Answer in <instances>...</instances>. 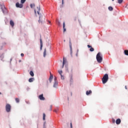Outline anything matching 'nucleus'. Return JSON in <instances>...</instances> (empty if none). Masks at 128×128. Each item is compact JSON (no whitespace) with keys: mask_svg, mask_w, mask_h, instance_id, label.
<instances>
[{"mask_svg":"<svg viewBox=\"0 0 128 128\" xmlns=\"http://www.w3.org/2000/svg\"><path fill=\"white\" fill-rule=\"evenodd\" d=\"M0 94H2V92H0Z\"/></svg>","mask_w":128,"mask_h":128,"instance_id":"54","label":"nucleus"},{"mask_svg":"<svg viewBox=\"0 0 128 128\" xmlns=\"http://www.w3.org/2000/svg\"><path fill=\"white\" fill-rule=\"evenodd\" d=\"M6 42H3L2 44H0V50H2V46H6Z\"/></svg>","mask_w":128,"mask_h":128,"instance_id":"14","label":"nucleus"},{"mask_svg":"<svg viewBox=\"0 0 128 128\" xmlns=\"http://www.w3.org/2000/svg\"><path fill=\"white\" fill-rule=\"evenodd\" d=\"M44 16L42 14L39 15V20H38V24H44Z\"/></svg>","mask_w":128,"mask_h":128,"instance_id":"3","label":"nucleus"},{"mask_svg":"<svg viewBox=\"0 0 128 128\" xmlns=\"http://www.w3.org/2000/svg\"><path fill=\"white\" fill-rule=\"evenodd\" d=\"M90 52H94V48H92V47H91L90 49Z\"/></svg>","mask_w":128,"mask_h":128,"instance_id":"31","label":"nucleus"},{"mask_svg":"<svg viewBox=\"0 0 128 128\" xmlns=\"http://www.w3.org/2000/svg\"><path fill=\"white\" fill-rule=\"evenodd\" d=\"M37 9L38 10L37 11V14H38V16L41 15L42 14L40 13V6H37Z\"/></svg>","mask_w":128,"mask_h":128,"instance_id":"12","label":"nucleus"},{"mask_svg":"<svg viewBox=\"0 0 128 128\" xmlns=\"http://www.w3.org/2000/svg\"><path fill=\"white\" fill-rule=\"evenodd\" d=\"M74 84V80L72 79V78L71 77L70 79V84L72 85Z\"/></svg>","mask_w":128,"mask_h":128,"instance_id":"23","label":"nucleus"},{"mask_svg":"<svg viewBox=\"0 0 128 128\" xmlns=\"http://www.w3.org/2000/svg\"><path fill=\"white\" fill-rule=\"evenodd\" d=\"M26 90H28V91L30 90V88H27Z\"/></svg>","mask_w":128,"mask_h":128,"instance_id":"46","label":"nucleus"},{"mask_svg":"<svg viewBox=\"0 0 128 128\" xmlns=\"http://www.w3.org/2000/svg\"><path fill=\"white\" fill-rule=\"evenodd\" d=\"M30 74L31 76H34V72L32 70H30Z\"/></svg>","mask_w":128,"mask_h":128,"instance_id":"21","label":"nucleus"},{"mask_svg":"<svg viewBox=\"0 0 128 128\" xmlns=\"http://www.w3.org/2000/svg\"><path fill=\"white\" fill-rule=\"evenodd\" d=\"M112 122L113 124H115L116 123V120H114V118L112 119Z\"/></svg>","mask_w":128,"mask_h":128,"instance_id":"37","label":"nucleus"},{"mask_svg":"<svg viewBox=\"0 0 128 128\" xmlns=\"http://www.w3.org/2000/svg\"><path fill=\"white\" fill-rule=\"evenodd\" d=\"M87 46H88V48H92V46L90 45V44H88Z\"/></svg>","mask_w":128,"mask_h":128,"instance_id":"39","label":"nucleus"},{"mask_svg":"<svg viewBox=\"0 0 128 128\" xmlns=\"http://www.w3.org/2000/svg\"><path fill=\"white\" fill-rule=\"evenodd\" d=\"M43 120H46V114H43Z\"/></svg>","mask_w":128,"mask_h":128,"instance_id":"30","label":"nucleus"},{"mask_svg":"<svg viewBox=\"0 0 128 128\" xmlns=\"http://www.w3.org/2000/svg\"><path fill=\"white\" fill-rule=\"evenodd\" d=\"M10 25L12 28H14V22L12 20H10Z\"/></svg>","mask_w":128,"mask_h":128,"instance_id":"13","label":"nucleus"},{"mask_svg":"<svg viewBox=\"0 0 128 128\" xmlns=\"http://www.w3.org/2000/svg\"><path fill=\"white\" fill-rule=\"evenodd\" d=\"M60 76H61V80H64V76H62V74H61Z\"/></svg>","mask_w":128,"mask_h":128,"instance_id":"36","label":"nucleus"},{"mask_svg":"<svg viewBox=\"0 0 128 128\" xmlns=\"http://www.w3.org/2000/svg\"><path fill=\"white\" fill-rule=\"evenodd\" d=\"M46 48H45L44 50V55H43L44 58H46Z\"/></svg>","mask_w":128,"mask_h":128,"instance_id":"17","label":"nucleus"},{"mask_svg":"<svg viewBox=\"0 0 128 128\" xmlns=\"http://www.w3.org/2000/svg\"><path fill=\"white\" fill-rule=\"evenodd\" d=\"M58 79L56 76L54 78V83L53 85V88H58Z\"/></svg>","mask_w":128,"mask_h":128,"instance_id":"4","label":"nucleus"},{"mask_svg":"<svg viewBox=\"0 0 128 128\" xmlns=\"http://www.w3.org/2000/svg\"><path fill=\"white\" fill-rule=\"evenodd\" d=\"M20 56H24V54H23V53H22L21 54H20Z\"/></svg>","mask_w":128,"mask_h":128,"instance_id":"41","label":"nucleus"},{"mask_svg":"<svg viewBox=\"0 0 128 128\" xmlns=\"http://www.w3.org/2000/svg\"><path fill=\"white\" fill-rule=\"evenodd\" d=\"M64 0H62V4L60 5V8H64Z\"/></svg>","mask_w":128,"mask_h":128,"instance_id":"24","label":"nucleus"},{"mask_svg":"<svg viewBox=\"0 0 128 128\" xmlns=\"http://www.w3.org/2000/svg\"><path fill=\"white\" fill-rule=\"evenodd\" d=\"M128 4H127L126 6V8H128Z\"/></svg>","mask_w":128,"mask_h":128,"instance_id":"49","label":"nucleus"},{"mask_svg":"<svg viewBox=\"0 0 128 128\" xmlns=\"http://www.w3.org/2000/svg\"><path fill=\"white\" fill-rule=\"evenodd\" d=\"M4 58V54H2V55L0 56V60H2V62H4V60H2V58Z\"/></svg>","mask_w":128,"mask_h":128,"instance_id":"28","label":"nucleus"},{"mask_svg":"<svg viewBox=\"0 0 128 128\" xmlns=\"http://www.w3.org/2000/svg\"><path fill=\"white\" fill-rule=\"evenodd\" d=\"M16 102H20V99H18V98H16Z\"/></svg>","mask_w":128,"mask_h":128,"instance_id":"33","label":"nucleus"},{"mask_svg":"<svg viewBox=\"0 0 128 128\" xmlns=\"http://www.w3.org/2000/svg\"><path fill=\"white\" fill-rule=\"evenodd\" d=\"M124 0H118V2L119 4H122Z\"/></svg>","mask_w":128,"mask_h":128,"instance_id":"27","label":"nucleus"},{"mask_svg":"<svg viewBox=\"0 0 128 128\" xmlns=\"http://www.w3.org/2000/svg\"><path fill=\"white\" fill-rule=\"evenodd\" d=\"M26 0H20V2H21V4H24L25 2H26Z\"/></svg>","mask_w":128,"mask_h":128,"instance_id":"29","label":"nucleus"},{"mask_svg":"<svg viewBox=\"0 0 128 128\" xmlns=\"http://www.w3.org/2000/svg\"><path fill=\"white\" fill-rule=\"evenodd\" d=\"M42 50V39L40 40V50Z\"/></svg>","mask_w":128,"mask_h":128,"instance_id":"15","label":"nucleus"},{"mask_svg":"<svg viewBox=\"0 0 128 128\" xmlns=\"http://www.w3.org/2000/svg\"><path fill=\"white\" fill-rule=\"evenodd\" d=\"M66 70L68 71V68H67V69H66Z\"/></svg>","mask_w":128,"mask_h":128,"instance_id":"55","label":"nucleus"},{"mask_svg":"<svg viewBox=\"0 0 128 128\" xmlns=\"http://www.w3.org/2000/svg\"><path fill=\"white\" fill-rule=\"evenodd\" d=\"M78 53V50H77V54Z\"/></svg>","mask_w":128,"mask_h":128,"instance_id":"53","label":"nucleus"},{"mask_svg":"<svg viewBox=\"0 0 128 128\" xmlns=\"http://www.w3.org/2000/svg\"><path fill=\"white\" fill-rule=\"evenodd\" d=\"M76 56H78V53H76Z\"/></svg>","mask_w":128,"mask_h":128,"instance_id":"50","label":"nucleus"},{"mask_svg":"<svg viewBox=\"0 0 128 128\" xmlns=\"http://www.w3.org/2000/svg\"><path fill=\"white\" fill-rule=\"evenodd\" d=\"M38 96H44V94H42L39 95Z\"/></svg>","mask_w":128,"mask_h":128,"instance_id":"42","label":"nucleus"},{"mask_svg":"<svg viewBox=\"0 0 128 128\" xmlns=\"http://www.w3.org/2000/svg\"><path fill=\"white\" fill-rule=\"evenodd\" d=\"M34 80V78H31L28 79L29 82H32Z\"/></svg>","mask_w":128,"mask_h":128,"instance_id":"18","label":"nucleus"},{"mask_svg":"<svg viewBox=\"0 0 128 128\" xmlns=\"http://www.w3.org/2000/svg\"><path fill=\"white\" fill-rule=\"evenodd\" d=\"M6 110L7 112H10V110H12V106L10 104H7L6 106Z\"/></svg>","mask_w":128,"mask_h":128,"instance_id":"5","label":"nucleus"},{"mask_svg":"<svg viewBox=\"0 0 128 128\" xmlns=\"http://www.w3.org/2000/svg\"><path fill=\"white\" fill-rule=\"evenodd\" d=\"M19 62H22V60H19Z\"/></svg>","mask_w":128,"mask_h":128,"instance_id":"51","label":"nucleus"},{"mask_svg":"<svg viewBox=\"0 0 128 128\" xmlns=\"http://www.w3.org/2000/svg\"><path fill=\"white\" fill-rule=\"evenodd\" d=\"M69 46L70 48V54L72 58V42L70 41V38L69 40Z\"/></svg>","mask_w":128,"mask_h":128,"instance_id":"6","label":"nucleus"},{"mask_svg":"<svg viewBox=\"0 0 128 128\" xmlns=\"http://www.w3.org/2000/svg\"><path fill=\"white\" fill-rule=\"evenodd\" d=\"M64 64H66V60H64V58L62 65V68H64Z\"/></svg>","mask_w":128,"mask_h":128,"instance_id":"20","label":"nucleus"},{"mask_svg":"<svg viewBox=\"0 0 128 128\" xmlns=\"http://www.w3.org/2000/svg\"><path fill=\"white\" fill-rule=\"evenodd\" d=\"M52 110V105H50L49 110L51 111Z\"/></svg>","mask_w":128,"mask_h":128,"instance_id":"35","label":"nucleus"},{"mask_svg":"<svg viewBox=\"0 0 128 128\" xmlns=\"http://www.w3.org/2000/svg\"><path fill=\"white\" fill-rule=\"evenodd\" d=\"M48 22H49L50 24V21L48 20Z\"/></svg>","mask_w":128,"mask_h":128,"instance_id":"52","label":"nucleus"},{"mask_svg":"<svg viewBox=\"0 0 128 128\" xmlns=\"http://www.w3.org/2000/svg\"><path fill=\"white\" fill-rule=\"evenodd\" d=\"M38 98L40 100H44V96H39Z\"/></svg>","mask_w":128,"mask_h":128,"instance_id":"26","label":"nucleus"},{"mask_svg":"<svg viewBox=\"0 0 128 128\" xmlns=\"http://www.w3.org/2000/svg\"><path fill=\"white\" fill-rule=\"evenodd\" d=\"M16 8H22V6H24L22 4H20L18 2L16 3Z\"/></svg>","mask_w":128,"mask_h":128,"instance_id":"9","label":"nucleus"},{"mask_svg":"<svg viewBox=\"0 0 128 128\" xmlns=\"http://www.w3.org/2000/svg\"><path fill=\"white\" fill-rule=\"evenodd\" d=\"M114 0H112V2H114Z\"/></svg>","mask_w":128,"mask_h":128,"instance_id":"57","label":"nucleus"},{"mask_svg":"<svg viewBox=\"0 0 128 128\" xmlns=\"http://www.w3.org/2000/svg\"><path fill=\"white\" fill-rule=\"evenodd\" d=\"M34 14H36V10H34Z\"/></svg>","mask_w":128,"mask_h":128,"instance_id":"45","label":"nucleus"},{"mask_svg":"<svg viewBox=\"0 0 128 128\" xmlns=\"http://www.w3.org/2000/svg\"><path fill=\"white\" fill-rule=\"evenodd\" d=\"M96 60L99 64H100L102 62V54L100 53V52H99L97 54L96 56Z\"/></svg>","mask_w":128,"mask_h":128,"instance_id":"1","label":"nucleus"},{"mask_svg":"<svg viewBox=\"0 0 128 128\" xmlns=\"http://www.w3.org/2000/svg\"><path fill=\"white\" fill-rule=\"evenodd\" d=\"M108 80V74H106L102 78V82L104 84H106Z\"/></svg>","mask_w":128,"mask_h":128,"instance_id":"2","label":"nucleus"},{"mask_svg":"<svg viewBox=\"0 0 128 128\" xmlns=\"http://www.w3.org/2000/svg\"><path fill=\"white\" fill-rule=\"evenodd\" d=\"M46 122H44V123L43 128H46Z\"/></svg>","mask_w":128,"mask_h":128,"instance_id":"38","label":"nucleus"},{"mask_svg":"<svg viewBox=\"0 0 128 128\" xmlns=\"http://www.w3.org/2000/svg\"><path fill=\"white\" fill-rule=\"evenodd\" d=\"M58 72L60 76H61V74H62V70H58Z\"/></svg>","mask_w":128,"mask_h":128,"instance_id":"32","label":"nucleus"},{"mask_svg":"<svg viewBox=\"0 0 128 128\" xmlns=\"http://www.w3.org/2000/svg\"><path fill=\"white\" fill-rule=\"evenodd\" d=\"M124 54H125V56H128V50H124Z\"/></svg>","mask_w":128,"mask_h":128,"instance_id":"25","label":"nucleus"},{"mask_svg":"<svg viewBox=\"0 0 128 128\" xmlns=\"http://www.w3.org/2000/svg\"><path fill=\"white\" fill-rule=\"evenodd\" d=\"M12 58L10 59V64H12Z\"/></svg>","mask_w":128,"mask_h":128,"instance_id":"43","label":"nucleus"},{"mask_svg":"<svg viewBox=\"0 0 128 128\" xmlns=\"http://www.w3.org/2000/svg\"><path fill=\"white\" fill-rule=\"evenodd\" d=\"M46 42V46L49 48L50 49L52 48V41L49 39H47Z\"/></svg>","mask_w":128,"mask_h":128,"instance_id":"7","label":"nucleus"},{"mask_svg":"<svg viewBox=\"0 0 128 128\" xmlns=\"http://www.w3.org/2000/svg\"><path fill=\"white\" fill-rule=\"evenodd\" d=\"M30 6L31 8H34V4H30Z\"/></svg>","mask_w":128,"mask_h":128,"instance_id":"34","label":"nucleus"},{"mask_svg":"<svg viewBox=\"0 0 128 128\" xmlns=\"http://www.w3.org/2000/svg\"><path fill=\"white\" fill-rule=\"evenodd\" d=\"M122 122V120L120 118H118L116 120V124H120Z\"/></svg>","mask_w":128,"mask_h":128,"instance_id":"16","label":"nucleus"},{"mask_svg":"<svg viewBox=\"0 0 128 128\" xmlns=\"http://www.w3.org/2000/svg\"><path fill=\"white\" fill-rule=\"evenodd\" d=\"M64 42H66V40H64Z\"/></svg>","mask_w":128,"mask_h":128,"instance_id":"56","label":"nucleus"},{"mask_svg":"<svg viewBox=\"0 0 128 128\" xmlns=\"http://www.w3.org/2000/svg\"><path fill=\"white\" fill-rule=\"evenodd\" d=\"M125 88L126 90H128V87H126V86H125Z\"/></svg>","mask_w":128,"mask_h":128,"instance_id":"48","label":"nucleus"},{"mask_svg":"<svg viewBox=\"0 0 128 128\" xmlns=\"http://www.w3.org/2000/svg\"><path fill=\"white\" fill-rule=\"evenodd\" d=\"M63 32H66V22H63Z\"/></svg>","mask_w":128,"mask_h":128,"instance_id":"11","label":"nucleus"},{"mask_svg":"<svg viewBox=\"0 0 128 128\" xmlns=\"http://www.w3.org/2000/svg\"><path fill=\"white\" fill-rule=\"evenodd\" d=\"M70 128H72V122L70 123Z\"/></svg>","mask_w":128,"mask_h":128,"instance_id":"44","label":"nucleus"},{"mask_svg":"<svg viewBox=\"0 0 128 128\" xmlns=\"http://www.w3.org/2000/svg\"><path fill=\"white\" fill-rule=\"evenodd\" d=\"M57 22H58V26H60V22L57 20Z\"/></svg>","mask_w":128,"mask_h":128,"instance_id":"40","label":"nucleus"},{"mask_svg":"<svg viewBox=\"0 0 128 128\" xmlns=\"http://www.w3.org/2000/svg\"><path fill=\"white\" fill-rule=\"evenodd\" d=\"M54 112H58V110H54Z\"/></svg>","mask_w":128,"mask_h":128,"instance_id":"47","label":"nucleus"},{"mask_svg":"<svg viewBox=\"0 0 128 128\" xmlns=\"http://www.w3.org/2000/svg\"><path fill=\"white\" fill-rule=\"evenodd\" d=\"M108 10L110 12H112V10H114V8H112V6H110L108 8Z\"/></svg>","mask_w":128,"mask_h":128,"instance_id":"22","label":"nucleus"},{"mask_svg":"<svg viewBox=\"0 0 128 128\" xmlns=\"http://www.w3.org/2000/svg\"><path fill=\"white\" fill-rule=\"evenodd\" d=\"M50 76L49 78V81H50V82H52V79L54 78V76L52 74V73H50Z\"/></svg>","mask_w":128,"mask_h":128,"instance_id":"10","label":"nucleus"},{"mask_svg":"<svg viewBox=\"0 0 128 128\" xmlns=\"http://www.w3.org/2000/svg\"><path fill=\"white\" fill-rule=\"evenodd\" d=\"M92 90H90L89 91H86V96H90V94H92Z\"/></svg>","mask_w":128,"mask_h":128,"instance_id":"19","label":"nucleus"},{"mask_svg":"<svg viewBox=\"0 0 128 128\" xmlns=\"http://www.w3.org/2000/svg\"><path fill=\"white\" fill-rule=\"evenodd\" d=\"M0 8L2 10L3 14H6L8 12V10L4 6H1Z\"/></svg>","mask_w":128,"mask_h":128,"instance_id":"8","label":"nucleus"}]
</instances>
